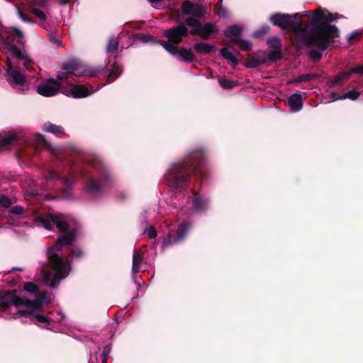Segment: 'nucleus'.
<instances>
[{
  "mask_svg": "<svg viewBox=\"0 0 363 363\" xmlns=\"http://www.w3.org/2000/svg\"><path fill=\"white\" fill-rule=\"evenodd\" d=\"M51 296L47 292H40L30 301L27 298L18 297L16 291H6L0 295V308L3 310L10 309L13 313V317L24 316L28 315V318L35 325L48 330L62 333L65 315L61 313H57V317H48L40 313H35L34 311L40 308L43 304L49 303Z\"/></svg>",
  "mask_w": 363,
  "mask_h": 363,
  "instance_id": "f257e3e1",
  "label": "nucleus"
},
{
  "mask_svg": "<svg viewBox=\"0 0 363 363\" xmlns=\"http://www.w3.org/2000/svg\"><path fill=\"white\" fill-rule=\"evenodd\" d=\"M337 13H332L323 9L314 11L311 21L305 26L304 30H298L297 40L306 45H313L317 49L309 52L310 57L319 60L322 52L330 45L331 41L339 35L338 28L330 23L337 19Z\"/></svg>",
  "mask_w": 363,
  "mask_h": 363,
  "instance_id": "f03ea898",
  "label": "nucleus"
},
{
  "mask_svg": "<svg viewBox=\"0 0 363 363\" xmlns=\"http://www.w3.org/2000/svg\"><path fill=\"white\" fill-rule=\"evenodd\" d=\"M76 238V232L72 230L57 240L55 244L48 249L47 256L51 271H42L43 280L50 287H56L70 271L69 261L65 259L62 247L71 245Z\"/></svg>",
  "mask_w": 363,
  "mask_h": 363,
  "instance_id": "7ed1b4c3",
  "label": "nucleus"
},
{
  "mask_svg": "<svg viewBox=\"0 0 363 363\" xmlns=\"http://www.w3.org/2000/svg\"><path fill=\"white\" fill-rule=\"evenodd\" d=\"M203 160V153L195 151L183 161L173 164L166 174L167 183L175 189L183 188L189 184V176L192 173L199 174L203 179V174L198 168V164Z\"/></svg>",
  "mask_w": 363,
  "mask_h": 363,
  "instance_id": "20e7f679",
  "label": "nucleus"
},
{
  "mask_svg": "<svg viewBox=\"0 0 363 363\" xmlns=\"http://www.w3.org/2000/svg\"><path fill=\"white\" fill-rule=\"evenodd\" d=\"M87 178L85 191L90 195H97L111 186L112 177L107 167L96 156L87 160V167L82 172Z\"/></svg>",
  "mask_w": 363,
  "mask_h": 363,
  "instance_id": "39448f33",
  "label": "nucleus"
},
{
  "mask_svg": "<svg viewBox=\"0 0 363 363\" xmlns=\"http://www.w3.org/2000/svg\"><path fill=\"white\" fill-rule=\"evenodd\" d=\"M60 90L63 94L74 98H82L89 96L93 91H90L87 87L84 85H73L70 88L62 87L60 83L53 79L38 86L37 91L39 94L44 96H52L57 94Z\"/></svg>",
  "mask_w": 363,
  "mask_h": 363,
  "instance_id": "423d86ee",
  "label": "nucleus"
},
{
  "mask_svg": "<svg viewBox=\"0 0 363 363\" xmlns=\"http://www.w3.org/2000/svg\"><path fill=\"white\" fill-rule=\"evenodd\" d=\"M33 222L38 226L46 230H51L55 225L59 231L66 232L69 228L68 221L69 217L63 214L46 213L44 215H34Z\"/></svg>",
  "mask_w": 363,
  "mask_h": 363,
  "instance_id": "0eeeda50",
  "label": "nucleus"
},
{
  "mask_svg": "<svg viewBox=\"0 0 363 363\" xmlns=\"http://www.w3.org/2000/svg\"><path fill=\"white\" fill-rule=\"evenodd\" d=\"M99 72V69L89 67L77 61H71L63 65L60 71L58 72L57 78L62 80L70 78L72 75L93 77Z\"/></svg>",
  "mask_w": 363,
  "mask_h": 363,
  "instance_id": "6e6552de",
  "label": "nucleus"
},
{
  "mask_svg": "<svg viewBox=\"0 0 363 363\" xmlns=\"http://www.w3.org/2000/svg\"><path fill=\"white\" fill-rule=\"evenodd\" d=\"M301 14L294 15L277 13L270 16L271 22L283 30L291 29L297 39L298 30H304L302 28Z\"/></svg>",
  "mask_w": 363,
  "mask_h": 363,
  "instance_id": "1a4fd4ad",
  "label": "nucleus"
},
{
  "mask_svg": "<svg viewBox=\"0 0 363 363\" xmlns=\"http://www.w3.org/2000/svg\"><path fill=\"white\" fill-rule=\"evenodd\" d=\"M45 179L48 182L55 183L59 181L62 184V193L63 197L69 198L72 194V186L76 182V177L72 172L68 177H64L58 174L54 170H50L45 175Z\"/></svg>",
  "mask_w": 363,
  "mask_h": 363,
  "instance_id": "9d476101",
  "label": "nucleus"
},
{
  "mask_svg": "<svg viewBox=\"0 0 363 363\" xmlns=\"http://www.w3.org/2000/svg\"><path fill=\"white\" fill-rule=\"evenodd\" d=\"M160 44L169 53L178 56L182 61L191 62L195 60V55L191 49L179 48L177 45L166 41H162Z\"/></svg>",
  "mask_w": 363,
  "mask_h": 363,
  "instance_id": "9b49d317",
  "label": "nucleus"
},
{
  "mask_svg": "<svg viewBox=\"0 0 363 363\" xmlns=\"http://www.w3.org/2000/svg\"><path fill=\"white\" fill-rule=\"evenodd\" d=\"M191 228V223L189 220H184L178 225L177 235L172 238L169 235H167L162 242L163 247H168L172 244L182 242L187 235L189 231Z\"/></svg>",
  "mask_w": 363,
  "mask_h": 363,
  "instance_id": "f8f14e48",
  "label": "nucleus"
},
{
  "mask_svg": "<svg viewBox=\"0 0 363 363\" xmlns=\"http://www.w3.org/2000/svg\"><path fill=\"white\" fill-rule=\"evenodd\" d=\"M189 30L184 25H179L164 30L163 35L169 40L168 43L176 45L181 43L184 37L188 35Z\"/></svg>",
  "mask_w": 363,
  "mask_h": 363,
  "instance_id": "ddd939ff",
  "label": "nucleus"
},
{
  "mask_svg": "<svg viewBox=\"0 0 363 363\" xmlns=\"http://www.w3.org/2000/svg\"><path fill=\"white\" fill-rule=\"evenodd\" d=\"M50 0H33L28 5L30 11L40 20L45 21V11L48 9Z\"/></svg>",
  "mask_w": 363,
  "mask_h": 363,
  "instance_id": "4468645a",
  "label": "nucleus"
},
{
  "mask_svg": "<svg viewBox=\"0 0 363 363\" xmlns=\"http://www.w3.org/2000/svg\"><path fill=\"white\" fill-rule=\"evenodd\" d=\"M182 11L185 15H192L201 18L203 13V9L199 4H192L190 1H185L182 6Z\"/></svg>",
  "mask_w": 363,
  "mask_h": 363,
  "instance_id": "2eb2a0df",
  "label": "nucleus"
},
{
  "mask_svg": "<svg viewBox=\"0 0 363 363\" xmlns=\"http://www.w3.org/2000/svg\"><path fill=\"white\" fill-rule=\"evenodd\" d=\"M93 350L94 354L91 353L89 363H106L108 354L106 353L105 349L101 352L100 347L94 344Z\"/></svg>",
  "mask_w": 363,
  "mask_h": 363,
  "instance_id": "dca6fc26",
  "label": "nucleus"
},
{
  "mask_svg": "<svg viewBox=\"0 0 363 363\" xmlns=\"http://www.w3.org/2000/svg\"><path fill=\"white\" fill-rule=\"evenodd\" d=\"M288 105L291 111L294 113L298 112L303 108L302 96L300 94H293L289 98Z\"/></svg>",
  "mask_w": 363,
  "mask_h": 363,
  "instance_id": "f3484780",
  "label": "nucleus"
},
{
  "mask_svg": "<svg viewBox=\"0 0 363 363\" xmlns=\"http://www.w3.org/2000/svg\"><path fill=\"white\" fill-rule=\"evenodd\" d=\"M192 204L194 211H203L207 208L208 206V200L200 196L198 194H195L194 195Z\"/></svg>",
  "mask_w": 363,
  "mask_h": 363,
  "instance_id": "a211bd4d",
  "label": "nucleus"
},
{
  "mask_svg": "<svg viewBox=\"0 0 363 363\" xmlns=\"http://www.w3.org/2000/svg\"><path fill=\"white\" fill-rule=\"evenodd\" d=\"M242 28L241 26L233 25L224 31V34L225 36L229 38L232 42L235 43L239 39V37L242 33Z\"/></svg>",
  "mask_w": 363,
  "mask_h": 363,
  "instance_id": "6ab92c4d",
  "label": "nucleus"
},
{
  "mask_svg": "<svg viewBox=\"0 0 363 363\" xmlns=\"http://www.w3.org/2000/svg\"><path fill=\"white\" fill-rule=\"evenodd\" d=\"M143 261V254L137 250H134L133 255L132 272L136 274L140 272Z\"/></svg>",
  "mask_w": 363,
  "mask_h": 363,
  "instance_id": "aec40b11",
  "label": "nucleus"
},
{
  "mask_svg": "<svg viewBox=\"0 0 363 363\" xmlns=\"http://www.w3.org/2000/svg\"><path fill=\"white\" fill-rule=\"evenodd\" d=\"M201 38L203 39H208L213 33H216L218 29L215 24L212 23H208L204 26L201 25Z\"/></svg>",
  "mask_w": 363,
  "mask_h": 363,
  "instance_id": "412c9836",
  "label": "nucleus"
},
{
  "mask_svg": "<svg viewBox=\"0 0 363 363\" xmlns=\"http://www.w3.org/2000/svg\"><path fill=\"white\" fill-rule=\"evenodd\" d=\"M43 130V131L51 133L57 137H61L65 134L62 127L52 124L50 123H45Z\"/></svg>",
  "mask_w": 363,
  "mask_h": 363,
  "instance_id": "4be33fe9",
  "label": "nucleus"
},
{
  "mask_svg": "<svg viewBox=\"0 0 363 363\" xmlns=\"http://www.w3.org/2000/svg\"><path fill=\"white\" fill-rule=\"evenodd\" d=\"M220 55L233 66L238 65V60L236 57L227 48H223L220 50Z\"/></svg>",
  "mask_w": 363,
  "mask_h": 363,
  "instance_id": "5701e85b",
  "label": "nucleus"
},
{
  "mask_svg": "<svg viewBox=\"0 0 363 363\" xmlns=\"http://www.w3.org/2000/svg\"><path fill=\"white\" fill-rule=\"evenodd\" d=\"M18 138L16 133H10L0 140V149H5L9 145H11Z\"/></svg>",
  "mask_w": 363,
  "mask_h": 363,
  "instance_id": "b1692460",
  "label": "nucleus"
},
{
  "mask_svg": "<svg viewBox=\"0 0 363 363\" xmlns=\"http://www.w3.org/2000/svg\"><path fill=\"white\" fill-rule=\"evenodd\" d=\"M194 50L202 54H208L212 52L214 46L207 43H198L194 45Z\"/></svg>",
  "mask_w": 363,
  "mask_h": 363,
  "instance_id": "393cba45",
  "label": "nucleus"
},
{
  "mask_svg": "<svg viewBox=\"0 0 363 363\" xmlns=\"http://www.w3.org/2000/svg\"><path fill=\"white\" fill-rule=\"evenodd\" d=\"M318 74L313 73H308L304 74H300L296 78L291 81V83H300L310 82L318 77Z\"/></svg>",
  "mask_w": 363,
  "mask_h": 363,
  "instance_id": "a878e982",
  "label": "nucleus"
},
{
  "mask_svg": "<svg viewBox=\"0 0 363 363\" xmlns=\"http://www.w3.org/2000/svg\"><path fill=\"white\" fill-rule=\"evenodd\" d=\"M122 72V68L119 65L115 62L111 68V72L108 74V81L111 82L118 77Z\"/></svg>",
  "mask_w": 363,
  "mask_h": 363,
  "instance_id": "bb28decb",
  "label": "nucleus"
},
{
  "mask_svg": "<svg viewBox=\"0 0 363 363\" xmlns=\"http://www.w3.org/2000/svg\"><path fill=\"white\" fill-rule=\"evenodd\" d=\"M234 43L238 45L241 50L245 51L250 50L252 48V43L250 41L243 39H238L237 40V42H235Z\"/></svg>",
  "mask_w": 363,
  "mask_h": 363,
  "instance_id": "cd10ccee",
  "label": "nucleus"
},
{
  "mask_svg": "<svg viewBox=\"0 0 363 363\" xmlns=\"http://www.w3.org/2000/svg\"><path fill=\"white\" fill-rule=\"evenodd\" d=\"M350 77V74L348 71L342 72L339 74H337L333 80L330 82V86H336L340 82L345 79H347Z\"/></svg>",
  "mask_w": 363,
  "mask_h": 363,
  "instance_id": "c85d7f7f",
  "label": "nucleus"
},
{
  "mask_svg": "<svg viewBox=\"0 0 363 363\" xmlns=\"http://www.w3.org/2000/svg\"><path fill=\"white\" fill-rule=\"evenodd\" d=\"M350 77V74L348 71L342 72L339 74H337L333 80L330 82V86H336L340 82L345 79H347Z\"/></svg>",
  "mask_w": 363,
  "mask_h": 363,
  "instance_id": "c756f323",
  "label": "nucleus"
},
{
  "mask_svg": "<svg viewBox=\"0 0 363 363\" xmlns=\"http://www.w3.org/2000/svg\"><path fill=\"white\" fill-rule=\"evenodd\" d=\"M218 82L220 86L225 89H231L237 85L235 81L229 80L225 78H219Z\"/></svg>",
  "mask_w": 363,
  "mask_h": 363,
  "instance_id": "7c9ffc66",
  "label": "nucleus"
},
{
  "mask_svg": "<svg viewBox=\"0 0 363 363\" xmlns=\"http://www.w3.org/2000/svg\"><path fill=\"white\" fill-rule=\"evenodd\" d=\"M359 96H360V92L356 91L355 89H353V90H351V91H349L345 93L344 94H341L340 99H349L354 101V100L357 99L359 97Z\"/></svg>",
  "mask_w": 363,
  "mask_h": 363,
  "instance_id": "2f4dec72",
  "label": "nucleus"
},
{
  "mask_svg": "<svg viewBox=\"0 0 363 363\" xmlns=\"http://www.w3.org/2000/svg\"><path fill=\"white\" fill-rule=\"evenodd\" d=\"M118 47V42L113 38H111L107 45V52L111 53L116 52L117 51Z\"/></svg>",
  "mask_w": 363,
  "mask_h": 363,
  "instance_id": "473e14b6",
  "label": "nucleus"
},
{
  "mask_svg": "<svg viewBox=\"0 0 363 363\" xmlns=\"http://www.w3.org/2000/svg\"><path fill=\"white\" fill-rule=\"evenodd\" d=\"M267 44L269 45V47L274 48L276 49H278V48H281V43L280 39L276 36H273V37L268 38Z\"/></svg>",
  "mask_w": 363,
  "mask_h": 363,
  "instance_id": "72a5a7b5",
  "label": "nucleus"
},
{
  "mask_svg": "<svg viewBox=\"0 0 363 363\" xmlns=\"http://www.w3.org/2000/svg\"><path fill=\"white\" fill-rule=\"evenodd\" d=\"M282 55L279 50H272L268 53L267 57L270 62H276L280 60Z\"/></svg>",
  "mask_w": 363,
  "mask_h": 363,
  "instance_id": "f704fd0d",
  "label": "nucleus"
},
{
  "mask_svg": "<svg viewBox=\"0 0 363 363\" xmlns=\"http://www.w3.org/2000/svg\"><path fill=\"white\" fill-rule=\"evenodd\" d=\"M24 289H25V291H26L30 294H33L35 295L38 294V287L36 286L35 284H34L32 282L25 283Z\"/></svg>",
  "mask_w": 363,
  "mask_h": 363,
  "instance_id": "c9c22d12",
  "label": "nucleus"
},
{
  "mask_svg": "<svg viewBox=\"0 0 363 363\" xmlns=\"http://www.w3.org/2000/svg\"><path fill=\"white\" fill-rule=\"evenodd\" d=\"M11 200L4 194H0V205L4 208H9L11 206Z\"/></svg>",
  "mask_w": 363,
  "mask_h": 363,
  "instance_id": "e433bc0d",
  "label": "nucleus"
},
{
  "mask_svg": "<svg viewBox=\"0 0 363 363\" xmlns=\"http://www.w3.org/2000/svg\"><path fill=\"white\" fill-rule=\"evenodd\" d=\"M269 30V27L267 26H263L259 30H256L253 33V36L255 38H259L263 36L264 35L267 34Z\"/></svg>",
  "mask_w": 363,
  "mask_h": 363,
  "instance_id": "4c0bfd02",
  "label": "nucleus"
},
{
  "mask_svg": "<svg viewBox=\"0 0 363 363\" xmlns=\"http://www.w3.org/2000/svg\"><path fill=\"white\" fill-rule=\"evenodd\" d=\"M186 25H188L189 26H194V27L199 26L201 25V22L198 19H196V18H194L191 17L186 18Z\"/></svg>",
  "mask_w": 363,
  "mask_h": 363,
  "instance_id": "58836bf2",
  "label": "nucleus"
},
{
  "mask_svg": "<svg viewBox=\"0 0 363 363\" xmlns=\"http://www.w3.org/2000/svg\"><path fill=\"white\" fill-rule=\"evenodd\" d=\"M10 213L15 215H21L24 213V208L21 206H15L10 209Z\"/></svg>",
  "mask_w": 363,
  "mask_h": 363,
  "instance_id": "ea45409f",
  "label": "nucleus"
},
{
  "mask_svg": "<svg viewBox=\"0 0 363 363\" xmlns=\"http://www.w3.org/2000/svg\"><path fill=\"white\" fill-rule=\"evenodd\" d=\"M348 72L350 76L354 73L363 74V65L349 69Z\"/></svg>",
  "mask_w": 363,
  "mask_h": 363,
  "instance_id": "a19ab883",
  "label": "nucleus"
},
{
  "mask_svg": "<svg viewBox=\"0 0 363 363\" xmlns=\"http://www.w3.org/2000/svg\"><path fill=\"white\" fill-rule=\"evenodd\" d=\"M17 11H18V17L23 21V22H26V23H33V22L30 20L23 12L22 11L18 8L17 9Z\"/></svg>",
  "mask_w": 363,
  "mask_h": 363,
  "instance_id": "79ce46f5",
  "label": "nucleus"
},
{
  "mask_svg": "<svg viewBox=\"0 0 363 363\" xmlns=\"http://www.w3.org/2000/svg\"><path fill=\"white\" fill-rule=\"evenodd\" d=\"M145 233L150 238H155L157 236V232L153 227H150L145 230Z\"/></svg>",
  "mask_w": 363,
  "mask_h": 363,
  "instance_id": "37998d69",
  "label": "nucleus"
},
{
  "mask_svg": "<svg viewBox=\"0 0 363 363\" xmlns=\"http://www.w3.org/2000/svg\"><path fill=\"white\" fill-rule=\"evenodd\" d=\"M216 13L217 15L221 17H225L227 16L225 9L221 6H218L216 8Z\"/></svg>",
  "mask_w": 363,
  "mask_h": 363,
  "instance_id": "c03bdc74",
  "label": "nucleus"
},
{
  "mask_svg": "<svg viewBox=\"0 0 363 363\" xmlns=\"http://www.w3.org/2000/svg\"><path fill=\"white\" fill-rule=\"evenodd\" d=\"M190 33L191 35H198L201 38V25L199 26H195V28L190 30Z\"/></svg>",
  "mask_w": 363,
  "mask_h": 363,
  "instance_id": "a18cd8bd",
  "label": "nucleus"
},
{
  "mask_svg": "<svg viewBox=\"0 0 363 363\" xmlns=\"http://www.w3.org/2000/svg\"><path fill=\"white\" fill-rule=\"evenodd\" d=\"M340 97H341V95H340L337 93H335V92H333L330 94V99L333 101H335L337 100H343V99H340Z\"/></svg>",
  "mask_w": 363,
  "mask_h": 363,
  "instance_id": "49530a36",
  "label": "nucleus"
},
{
  "mask_svg": "<svg viewBox=\"0 0 363 363\" xmlns=\"http://www.w3.org/2000/svg\"><path fill=\"white\" fill-rule=\"evenodd\" d=\"M140 39L143 42L148 43V42H152L153 38L152 35H142Z\"/></svg>",
  "mask_w": 363,
  "mask_h": 363,
  "instance_id": "de8ad7c7",
  "label": "nucleus"
},
{
  "mask_svg": "<svg viewBox=\"0 0 363 363\" xmlns=\"http://www.w3.org/2000/svg\"><path fill=\"white\" fill-rule=\"evenodd\" d=\"M72 256H74L76 257H79L82 255V252L80 249H74V250H72Z\"/></svg>",
  "mask_w": 363,
  "mask_h": 363,
  "instance_id": "09e8293b",
  "label": "nucleus"
},
{
  "mask_svg": "<svg viewBox=\"0 0 363 363\" xmlns=\"http://www.w3.org/2000/svg\"><path fill=\"white\" fill-rule=\"evenodd\" d=\"M147 1L152 4V6L157 8V6H159V4H160V2L162 0H147Z\"/></svg>",
  "mask_w": 363,
  "mask_h": 363,
  "instance_id": "8fccbe9b",
  "label": "nucleus"
},
{
  "mask_svg": "<svg viewBox=\"0 0 363 363\" xmlns=\"http://www.w3.org/2000/svg\"><path fill=\"white\" fill-rule=\"evenodd\" d=\"M50 41H52L53 43H55L57 46H60L61 44V42L60 41V40L55 37L50 36Z\"/></svg>",
  "mask_w": 363,
  "mask_h": 363,
  "instance_id": "3c124183",
  "label": "nucleus"
},
{
  "mask_svg": "<svg viewBox=\"0 0 363 363\" xmlns=\"http://www.w3.org/2000/svg\"><path fill=\"white\" fill-rule=\"evenodd\" d=\"M358 35H359V32H357V31L352 32L350 35V38H349L350 41H351L352 39L356 38Z\"/></svg>",
  "mask_w": 363,
  "mask_h": 363,
  "instance_id": "603ef678",
  "label": "nucleus"
},
{
  "mask_svg": "<svg viewBox=\"0 0 363 363\" xmlns=\"http://www.w3.org/2000/svg\"><path fill=\"white\" fill-rule=\"evenodd\" d=\"M37 140H39V141H42L43 143H45L44 137L42 135H37Z\"/></svg>",
  "mask_w": 363,
  "mask_h": 363,
  "instance_id": "864d4df0",
  "label": "nucleus"
},
{
  "mask_svg": "<svg viewBox=\"0 0 363 363\" xmlns=\"http://www.w3.org/2000/svg\"><path fill=\"white\" fill-rule=\"evenodd\" d=\"M266 62V60H262L259 62H255L251 67H255V66H257L259 64H262V63H264Z\"/></svg>",
  "mask_w": 363,
  "mask_h": 363,
  "instance_id": "5fc2aeb1",
  "label": "nucleus"
},
{
  "mask_svg": "<svg viewBox=\"0 0 363 363\" xmlns=\"http://www.w3.org/2000/svg\"><path fill=\"white\" fill-rule=\"evenodd\" d=\"M223 2V0H219V4H221Z\"/></svg>",
  "mask_w": 363,
  "mask_h": 363,
  "instance_id": "6e6d98bb",
  "label": "nucleus"
}]
</instances>
